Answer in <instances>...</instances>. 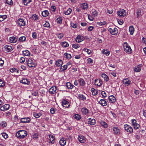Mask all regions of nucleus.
Wrapping results in <instances>:
<instances>
[{
	"label": "nucleus",
	"instance_id": "48",
	"mask_svg": "<svg viewBox=\"0 0 146 146\" xmlns=\"http://www.w3.org/2000/svg\"><path fill=\"white\" fill-rule=\"evenodd\" d=\"M7 124L5 121H2L0 123V125L3 127L6 126Z\"/></svg>",
	"mask_w": 146,
	"mask_h": 146
},
{
	"label": "nucleus",
	"instance_id": "16",
	"mask_svg": "<svg viewBox=\"0 0 146 146\" xmlns=\"http://www.w3.org/2000/svg\"><path fill=\"white\" fill-rule=\"evenodd\" d=\"M108 99L110 102L113 103L115 102V98L113 95H111L109 96Z\"/></svg>",
	"mask_w": 146,
	"mask_h": 146
},
{
	"label": "nucleus",
	"instance_id": "60",
	"mask_svg": "<svg viewBox=\"0 0 146 146\" xmlns=\"http://www.w3.org/2000/svg\"><path fill=\"white\" fill-rule=\"evenodd\" d=\"M56 21L58 23L60 24L62 22V19L61 17H59L57 19Z\"/></svg>",
	"mask_w": 146,
	"mask_h": 146
},
{
	"label": "nucleus",
	"instance_id": "40",
	"mask_svg": "<svg viewBox=\"0 0 146 146\" xmlns=\"http://www.w3.org/2000/svg\"><path fill=\"white\" fill-rule=\"evenodd\" d=\"M72 12V9L70 8H69L66 11H64V14L66 15H69Z\"/></svg>",
	"mask_w": 146,
	"mask_h": 146
},
{
	"label": "nucleus",
	"instance_id": "39",
	"mask_svg": "<svg viewBox=\"0 0 146 146\" xmlns=\"http://www.w3.org/2000/svg\"><path fill=\"white\" fill-rule=\"evenodd\" d=\"M92 16L94 17H96L97 16L98 13L96 11L95 9H93L92 10Z\"/></svg>",
	"mask_w": 146,
	"mask_h": 146
},
{
	"label": "nucleus",
	"instance_id": "41",
	"mask_svg": "<svg viewBox=\"0 0 146 146\" xmlns=\"http://www.w3.org/2000/svg\"><path fill=\"white\" fill-rule=\"evenodd\" d=\"M7 16L6 15H0V21H2L7 18Z\"/></svg>",
	"mask_w": 146,
	"mask_h": 146
},
{
	"label": "nucleus",
	"instance_id": "24",
	"mask_svg": "<svg viewBox=\"0 0 146 146\" xmlns=\"http://www.w3.org/2000/svg\"><path fill=\"white\" fill-rule=\"evenodd\" d=\"M81 111L85 115H87L89 113L88 110L85 108H82V109Z\"/></svg>",
	"mask_w": 146,
	"mask_h": 146
},
{
	"label": "nucleus",
	"instance_id": "53",
	"mask_svg": "<svg viewBox=\"0 0 146 146\" xmlns=\"http://www.w3.org/2000/svg\"><path fill=\"white\" fill-rule=\"evenodd\" d=\"M3 106L4 107V108H5V110H9L10 105L9 104H6L3 105Z\"/></svg>",
	"mask_w": 146,
	"mask_h": 146
},
{
	"label": "nucleus",
	"instance_id": "2",
	"mask_svg": "<svg viewBox=\"0 0 146 146\" xmlns=\"http://www.w3.org/2000/svg\"><path fill=\"white\" fill-rule=\"evenodd\" d=\"M27 131L24 130H19V139H23L27 136Z\"/></svg>",
	"mask_w": 146,
	"mask_h": 146
},
{
	"label": "nucleus",
	"instance_id": "31",
	"mask_svg": "<svg viewBox=\"0 0 146 146\" xmlns=\"http://www.w3.org/2000/svg\"><path fill=\"white\" fill-rule=\"evenodd\" d=\"M134 29L133 26H130L129 28V31L131 35H133L134 32Z\"/></svg>",
	"mask_w": 146,
	"mask_h": 146
},
{
	"label": "nucleus",
	"instance_id": "45",
	"mask_svg": "<svg viewBox=\"0 0 146 146\" xmlns=\"http://www.w3.org/2000/svg\"><path fill=\"white\" fill-rule=\"evenodd\" d=\"M141 70V68L139 65H138L137 67H135L134 69V71L136 72H139Z\"/></svg>",
	"mask_w": 146,
	"mask_h": 146
},
{
	"label": "nucleus",
	"instance_id": "58",
	"mask_svg": "<svg viewBox=\"0 0 146 146\" xmlns=\"http://www.w3.org/2000/svg\"><path fill=\"white\" fill-rule=\"evenodd\" d=\"M32 136L34 139H36L38 138V134L37 133H35L33 134Z\"/></svg>",
	"mask_w": 146,
	"mask_h": 146
},
{
	"label": "nucleus",
	"instance_id": "33",
	"mask_svg": "<svg viewBox=\"0 0 146 146\" xmlns=\"http://www.w3.org/2000/svg\"><path fill=\"white\" fill-rule=\"evenodd\" d=\"M91 91L92 93V95L93 96H96L98 94V91L93 88H91Z\"/></svg>",
	"mask_w": 146,
	"mask_h": 146
},
{
	"label": "nucleus",
	"instance_id": "6",
	"mask_svg": "<svg viewBox=\"0 0 146 146\" xmlns=\"http://www.w3.org/2000/svg\"><path fill=\"white\" fill-rule=\"evenodd\" d=\"M124 128L125 130L127 132L130 133L133 132V129L130 125L127 124L124 125Z\"/></svg>",
	"mask_w": 146,
	"mask_h": 146
},
{
	"label": "nucleus",
	"instance_id": "63",
	"mask_svg": "<svg viewBox=\"0 0 146 146\" xmlns=\"http://www.w3.org/2000/svg\"><path fill=\"white\" fill-rule=\"evenodd\" d=\"M2 135L3 137L5 139H6L8 137V135L5 133H2Z\"/></svg>",
	"mask_w": 146,
	"mask_h": 146
},
{
	"label": "nucleus",
	"instance_id": "9",
	"mask_svg": "<svg viewBox=\"0 0 146 146\" xmlns=\"http://www.w3.org/2000/svg\"><path fill=\"white\" fill-rule=\"evenodd\" d=\"M114 131L113 133L115 135H119L120 133V130L117 127H114L113 128Z\"/></svg>",
	"mask_w": 146,
	"mask_h": 146
},
{
	"label": "nucleus",
	"instance_id": "29",
	"mask_svg": "<svg viewBox=\"0 0 146 146\" xmlns=\"http://www.w3.org/2000/svg\"><path fill=\"white\" fill-rule=\"evenodd\" d=\"M80 6L81 7L84 9H87L88 7V4L87 3H85L81 4Z\"/></svg>",
	"mask_w": 146,
	"mask_h": 146
},
{
	"label": "nucleus",
	"instance_id": "7",
	"mask_svg": "<svg viewBox=\"0 0 146 146\" xmlns=\"http://www.w3.org/2000/svg\"><path fill=\"white\" fill-rule=\"evenodd\" d=\"M78 138L79 141L81 143H84L86 142V138L82 135H79Z\"/></svg>",
	"mask_w": 146,
	"mask_h": 146
},
{
	"label": "nucleus",
	"instance_id": "51",
	"mask_svg": "<svg viewBox=\"0 0 146 146\" xmlns=\"http://www.w3.org/2000/svg\"><path fill=\"white\" fill-rule=\"evenodd\" d=\"M97 24L99 26H102L103 25H104L106 24V22L105 21H104L103 22H98L97 23Z\"/></svg>",
	"mask_w": 146,
	"mask_h": 146
},
{
	"label": "nucleus",
	"instance_id": "15",
	"mask_svg": "<svg viewBox=\"0 0 146 146\" xmlns=\"http://www.w3.org/2000/svg\"><path fill=\"white\" fill-rule=\"evenodd\" d=\"M66 143V140L64 138H61L59 141L60 144L62 146H64L65 145Z\"/></svg>",
	"mask_w": 146,
	"mask_h": 146
},
{
	"label": "nucleus",
	"instance_id": "5",
	"mask_svg": "<svg viewBox=\"0 0 146 146\" xmlns=\"http://www.w3.org/2000/svg\"><path fill=\"white\" fill-rule=\"evenodd\" d=\"M108 31L113 35H115L118 32V30L116 28H110Z\"/></svg>",
	"mask_w": 146,
	"mask_h": 146
},
{
	"label": "nucleus",
	"instance_id": "8",
	"mask_svg": "<svg viewBox=\"0 0 146 146\" xmlns=\"http://www.w3.org/2000/svg\"><path fill=\"white\" fill-rule=\"evenodd\" d=\"M31 121V119L29 117H24L21 119L20 123H29Z\"/></svg>",
	"mask_w": 146,
	"mask_h": 146
},
{
	"label": "nucleus",
	"instance_id": "26",
	"mask_svg": "<svg viewBox=\"0 0 146 146\" xmlns=\"http://www.w3.org/2000/svg\"><path fill=\"white\" fill-rule=\"evenodd\" d=\"M30 18L32 19L34 21H36L38 19V16L34 14L32 15Z\"/></svg>",
	"mask_w": 146,
	"mask_h": 146
},
{
	"label": "nucleus",
	"instance_id": "64",
	"mask_svg": "<svg viewBox=\"0 0 146 146\" xmlns=\"http://www.w3.org/2000/svg\"><path fill=\"white\" fill-rule=\"evenodd\" d=\"M134 127L135 129H138L139 128V127L140 125L137 124L136 123L134 125Z\"/></svg>",
	"mask_w": 146,
	"mask_h": 146
},
{
	"label": "nucleus",
	"instance_id": "38",
	"mask_svg": "<svg viewBox=\"0 0 146 146\" xmlns=\"http://www.w3.org/2000/svg\"><path fill=\"white\" fill-rule=\"evenodd\" d=\"M74 118L77 120H79L81 118V117L80 115L78 114H76L74 115Z\"/></svg>",
	"mask_w": 146,
	"mask_h": 146
},
{
	"label": "nucleus",
	"instance_id": "14",
	"mask_svg": "<svg viewBox=\"0 0 146 146\" xmlns=\"http://www.w3.org/2000/svg\"><path fill=\"white\" fill-rule=\"evenodd\" d=\"M20 83L24 84H29L30 82L27 79L23 78L22 80H21Z\"/></svg>",
	"mask_w": 146,
	"mask_h": 146
},
{
	"label": "nucleus",
	"instance_id": "62",
	"mask_svg": "<svg viewBox=\"0 0 146 146\" xmlns=\"http://www.w3.org/2000/svg\"><path fill=\"white\" fill-rule=\"evenodd\" d=\"M63 34L62 33H60L58 34L57 35L58 37L60 39H61L62 38V37H63Z\"/></svg>",
	"mask_w": 146,
	"mask_h": 146
},
{
	"label": "nucleus",
	"instance_id": "19",
	"mask_svg": "<svg viewBox=\"0 0 146 146\" xmlns=\"http://www.w3.org/2000/svg\"><path fill=\"white\" fill-rule=\"evenodd\" d=\"M99 103L103 106H106L107 105V102L104 99H101L99 101Z\"/></svg>",
	"mask_w": 146,
	"mask_h": 146
},
{
	"label": "nucleus",
	"instance_id": "32",
	"mask_svg": "<svg viewBox=\"0 0 146 146\" xmlns=\"http://www.w3.org/2000/svg\"><path fill=\"white\" fill-rule=\"evenodd\" d=\"M102 76V77L104 78L105 81L107 82L108 81V77L105 74H103Z\"/></svg>",
	"mask_w": 146,
	"mask_h": 146
},
{
	"label": "nucleus",
	"instance_id": "59",
	"mask_svg": "<svg viewBox=\"0 0 146 146\" xmlns=\"http://www.w3.org/2000/svg\"><path fill=\"white\" fill-rule=\"evenodd\" d=\"M71 26L74 28H76L77 27V24L76 23H71Z\"/></svg>",
	"mask_w": 146,
	"mask_h": 146
},
{
	"label": "nucleus",
	"instance_id": "23",
	"mask_svg": "<svg viewBox=\"0 0 146 146\" xmlns=\"http://www.w3.org/2000/svg\"><path fill=\"white\" fill-rule=\"evenodd\" d=\"M49 136L50 138V142L52 144L54 143L55 141V139L53 136L50 134L49 135Z\"/></svg>",
	"mask_w": 146,
	"mask_h": 146
},
{
	"label": "nucleus",
	"instance_id": "61",
	"mask_svg": "<svg viewBox=\"0 0 146 146\" xmlns=\"http://www.w3.org/2000/svg\"><path fill=\"white\" fill-rule=\"evenodd\" d=\"M87 62L89 64H92L93 62V60L91 58H88L87 59Z\"/></svg>",
	"mask_w": 146,
	"mask_h": 146
},
{
	"label": "nucleus",
	"instance_id": "28",
	"mask_svg": "<svg viewBox=\"0 0 146 146\" xmlns=\"http://www.w3.org/2000/svg\"><path fill=\"white\" fill-rule=\"evenodd\" d=\"M22 52L23 54L24 55L29 56L30 55V52L28 50H26L25 51H23Z\"/></svg>",
	"mask_w": 146,
	"mask_h": 146
},
{
	"label": "nucleus",
	"instance_id": "34",
	"mask_svg": "<svg viewBox=\"0 0 146 146\" xmlns=\"http://www.w3.org/2000/svg\"><path fill=\"white\" fill-rule=\"evenodd\" d=\"M48 12L47 10H45L42 12V15L43 17H46L48 15Z\"/></svg>",
	"mask_w": 146,
	"mask_h": 146
},
{
	"label": "nucleus",
	"instance_id": "18",
	"mask_svg": "<svg viewBox=\"0 0 146 146\" xmlns=\"http://www.w3.org/2000/svg\"><path fill=\"white\" fill-rule=\"evenodd\" d=\"M94 83L96 85L100 86L102 84V82L100 79H96L95 80Z\"/></svg>",
	"mask_w": 146,
	"mask_h": 146
},
{
	"label": "nucleus",
	"instance_id": "13",
	"mask_svg": "<svg viewBox=\"0 0 146 146\" xmlns=\"http://www.w3.org/2000/svg\"><path fill=\"white\" fill-rule=\"evenodd\" d=\"M62 104L63 106L66 108H68L70 106L69 102L65 100H63Z\"/></svg>",
	"mask_w": 146,
	"mask_h": 146
},
{
	"label": "nucleus",
	"instance_id": "12",
	"mask_svg": "<svg viewBox=\"0 0 146 146\" xmlns=\"http://www.w3.org/2000/svg\"><path fill=\"white\" fill-rule=\"evenodd\" d=\"M88 123L91 125H93L96 123L95 119L94 118H90L88 119Z\"/></svg>",
	"mask_w": 146,
	"mask_h": 146
},
{
	"label": "nucleus",
	"instance_id": "49",
	"mask_svg": "<svg viewBox=\"0 0 146 146\" xmlns=\"http://www.w3.org/2000/svg\"><path fill=\"white\" fill-rule=\"evenodd\" d=\"M32 94L35 96H38V92L37 91H33L32 92Z\"/></svg>",
	"mask_w": 146,
	"mask_h": 146
},
{
	"label": "nucleus",
	"instance_id": "55",
	"mask_svg": "<svg viewBox=\"0 0 146 146\" xmlns=\"http://www.w3.org/2000/svg\"><path fill=\"white\" fill-rule=\"evenodd\" d=\"M84 50L85 52H87L88 54H90L92 52V51L91 50L88 49L87 48H84Z\"/></svg>",
	"mask_w": 146,
	"mask_h": 146
},
{
	"label": "nucleus",
	"instance_id": "11",
	"mask_svg": "<svg viewBox=\"0 0 146 146\" xmlns=\"http://www.w3.org/2000/svg\"><path fill=\"white\" fill-rule=\"evenodd\" d=\"M25 19L19 18V26L20 27L24 26L25 25Z\"/></svg>",
	"mask_w": 146,
	"mask_h": 146
},
{
	"label": "nucleus",
	"instance_id": "30",
	"mask_svg": "<svg viewBox=\"0 0 146 146\" xmlns=\"http://www.w3.org/2000/svg\"><path fill=\"white\" fill-rule=\"evenodd\" d=\"M123 81V83H125V84L127 86L129 85L131 82V81L127 78L124 79Z\"/></svg>",
	"mask_w": 146,
	"mask_h": 146
},
{
	"label": "nucleus",
	"instance_id": "17",
	"mask_svg": "<svg viewBox=\"0 0 146 146\" xmlns=\"http://www.w3.org/2000/svg\"><path fill=\"white\" fill-rule=\"evenodd\" d=\"M84 40V39L83 36H81L80 35H78L76 38V41L77 42H80L83 40Z\"/></svg>",
	"mask_w": 146,
	"mask_h": 146
},
{
	"label": "nucleus",
	"instance_id": "47",
	"mask_svg": "<svg viewBox=\"0 0 146 146\" xmlns=\"http://www.w3.org/2000/svg\"><path fill=\"white\" fill-rule=\"evenodd\" d=\"M102 52L104 54H106L107 56H108L110 53V51H107L104 49L102 50Z\"/></svg>",
	"mask_w": 146,
	"mask_h": 146
},
{
	"label": "nucleus",
	"instance_id": "22",
	"mask_svg": "<svg viewBox=\"0 0 146 146\" xmlns=\"http://www.w3.org/2000/svg\"><path fill=\"white\" fill-rule=\"evenodd\" d=\"M78 82L81 86H83L85 85L86 84V83L82 78H80L78 80Z\"/></svg>",
	"mask_w": 146,
	"mask_h": 146
},
{
	"label": "nucleus",
	"instance_id": "54",
	"mask_svg": "<svg viewBox=\"0 0 146 146\" xmlns=\"http://www.w3.org/2000/svg\"><path fill=\"white\" fill-rule=\"evenodd\" d=\"M45 22V23L43 25L44 26L46 27H50V25L48 22H47L46 21Z\"/></svg>",
	"mask_w": 146,
	"mask_h": 146
},
{
	"label": "nucleus",
	"instance_id": "57",
	"mask_svg": "<svg viewBox=\"0 0 146 146\" xmlns=\"http://www.w3.org/2000/svg\"><path fill=\"white\" fill-rule=\"evenodd\" d=\"M23 1V3L25 5H28V4L30 3L32 1Z\"/></svg>",
	"mask_w": 146,
	"mask_h": 146
},
{
	"label": "nucleus",
	"instance_id": "44",
	"mask_svg": "<svg viewBox=\"0 0 146 146\" xmlns=\"http://www.w3.org/2000/svg\"><path fill=\"white\" fill-rule=\"evenodd\" d=\"M26 38L25 36H20L19 38V41L20 42H23L25 41Z\"/></svg>",
	"mask_w": 146,
	"mask_h": 146
},
{
	"label": "nucleus",
	"instance_id": "21",
	"mask_svg": "<svg viewBox=\"0 0 146 146\" xmlns=\"http://www.w3.org/2000/svg\"><path fill=\"white\" fill-rule=\"evenodd\" d=\"M5 50L7 52H10L11 51L12 48L11 46L8 45H5L4 47Z\"/></svg>",
	"mask_w": 146,
	"mask_h": 146
},
{
	"label": "nucleus",
	"instance_id": "1",
	"mask_svg": "<svg viewBox=\"0 0 146 146\" xmlns=\"http://www.w3.org/2000/svg\"><path fill=\"white\" fill-rule=\"evenodd\" d=\"M123 48L124 51L128 54H130L132 52V50L130 46L126 42H125L124 43Z\"/></svg>",
	"mask_w": 146,
	"mask_h": 146
},
{
	"label": "nucleus",
	"instance_id": "10",
	"mask_svg": "<svg viewBox=\"0 0 146 146\" xmlns=\"http://www.w3.org/2000/svg\"><path fill=\"white\" fill-rule=\"evenodd\" d=\"M56 88L55 86L52 87L49 90V92L51 94H53L56 93Z\"/></svg>",
	"mask_w": 146,
	"mask_h": 146
},
{
	"label": "nucleus",
	"instance_id": "27",
	"mask_svg": "<svg viewBox=\"0 0 146 146\" xmlns=\"http://www.w3.org/2000/svg\"><path fill=\"white\" fill-rule=\"evenodd\" d=\"M63 64L62 60H59L56 62L55 64L58 67L61 66Z\"/></svg>",
	"mask_w": 146,
	"mask_h": 146
},
{
	"label": "nucleus",
	"instance_id": "56",
	"mask_svg": "<svg viewBox=\"0 0 146 146\" xmlns=\"http://www.w3.org/2000/svg\"><path fill=\"white\" fill-rule=\"evenodd\" d=\"M5 83L2 80L0 79V86L3 87L5 85Z\"/></svg>",
	"mask_w": 146,
	"mask_h": 146
},
{
	"label": "nucleus",
	"instance_id": "3",
	"mask_svg": "<svg viewBox=\"0 0 146 146\" xmlns=\"http://www.w3.org/2000/svg\"><path fill=\"white\" fill-rule=\"evenodd\" d=\"M27 64L28 66L30 68H34L36 66V64L35 63L31 58L28 59L27 61Z\"/></svg>",
	"mask_w": 146,
	"mask_h": 146
},
{
	"label": "nucleus",
	"instance_id": "25",
	"mask_svg": "<svg viewBox=\"0 0 146 146\" xmlns=\"http://www.w3.org/2000/svg\"><path fill=\"white\" fill-rule=\"evenodd\" d=\"M66 86L69 89H71L73 88L74 86L70 82H67L66 84Z\"/></svg>",
	"mask_w": 146,
	"mask_h": 146
},
{
	"label": "nucleus",
	"instance_id": "50",
	"mask_svg": "<svg viewBox=\"0 0 146 146\" xmlns=\"http://www.w3.org/2000/svg\"><path fill=\"white\" fill-rule=\"evenodd\" d=\"M10 71L11 72H15L18 73V70L16 69L15 68H12L10 69Z\"/></svg>",
	"mask_w": 146,
	"mask_h": 146
},
{
	"label": "nucleus",
	"instance_id": "46",
	"mask_svg": "<svg viewBox=\"0 0 146 146\" xmlns=\"http://www.w3.org/2000/svg\"><path fill=\"white\" fill-rule=\"evenodd\" d=\"M80 45L78 44H75L72 45V47L75 49H77L80 47Z\"/></svg>",
	"mask_w": 146,
	"mask_h": 146
},
{
	"label": "nucleus",
	"instance_id": "43",
	"mask_svg": "<svg viewBox=\"0 0 146 146\" xmlns=\"http://www.w3.org/2000/svg\"><path fill=\"white\" fill-rule=\"evenodd\" d=\"M62 46L64 47H66L69 46V44L67 42L64 41L62 42Z\"/></svg>",
	"mask_w": 146,
	"mask_h": 146
},
{
	"label": "nucleus",
	"instance_id": "37",
	"mask_svg": "<svg viewBox=\"0 0 146 146\" xmlns=\"http://www.w3.org/2000/svg\"><path fill=\"white\" fill-rule=\"evenodd\" d=\"M33 115L36 118H38L41 115V113H33Z\"/></svg>",
	"mask_w": 146,
	"mask_h": 146
},
{
	"label": "nucleus",
	"instance_id": "35",
	"mask_svg": "<svg viewBox=\"0 0 146 146\" xmlns=\"http://www.w3.org/2000/svg\"><path fill=\"white\" fill-rule=\"evenodd\" d=\"M78 96L79 98V99L83 101H84L86 100V97L82 94H79L78 95Z\"/></svg>",
	"mask_w": 146,
	"mask_h": 146
},
{
	"label": "nucleus",
	"instance_id": "36",
	"mask_svg": "<svg viewBox=\"0 0 146 146\" xmlns=\"http://www.w3.org/2000/svg\"><path fill=\"white\" fill-rule=\"evenodd\" d=\"M100 125L101 126L105 128H106L108 127V125L107 123L104 121H102L100 122Z\"/></svg>",
	"mask_w": 146,
	"mask_h": 146
},
{
	"label": "nucleus",
	"instance_id": "4",
	"mask_svg": "<svg viewBox=\"0 0 146 146\" xmlns=\"http://www.w3.org/2000/svg\"><path fill=\"white\" fill-rule=\"evenodd\" d=\"M126 11L123 9H120L117 12L118 15L120 17H123L125 16L126 14Z\"/></svg>",
	"mask_w": 146,
	"mask_h": 146
},
{
	"label": "nucleus",
	"instance_id": "20",
	"mask_svg": "<svg viewBox=\"0 0 146 146\" xmlns=\"http://www.w3.org/2000/svg\"><path fill=\"white\" fill-rule=\"evenodd\" d=\"M9 41L11 43H15L17 41V39L15 37H12L9 38Z\"/></svg>",
	"mask_w": 146,
	"mask_h": 146
},
{
	"label": "nucleus",
	"instance_id": "42",
	"mask_svg": "<svg viewBox=\"0 0 146 146\" xmlns=\"http://www.w3.org/2000/svg\"><path fill=\"white\" fill-rule=\"evenodd\" d=\"M13 121L15 124H17L18 121V118L17 116H15L13 118Z\"/></svg>",
	"mask_w": 146,
	"mask_h": 146
},
{
	"label": "nucleus",
	"instance_id": "52",
	"mask_svg": "<svg viewBox=\"0 0 146 146\" xmlns=\"http://www.w3.org/2000/svg\"><path fill=\"white\" fill-rule=\"evenodd\" d=\"M64 54L66 56V58L68 59H70L71 58V55L70 54L65 53Z\"/></svg>",
	"mask_w": 146,
	"mask_h": 146
}]
</instances>
